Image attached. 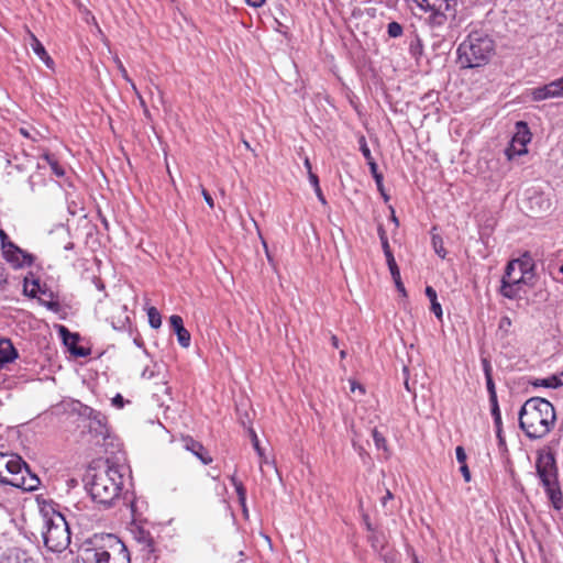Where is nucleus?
Masks as SVG:
<instances>
[{
    "label": "nucleus",
    "instance_id": "f257e3e1",
    "mask_svg": "<svg viewBox=\"0 0 563 563\" xmlns=\"http://www.w3.org/2000/svg\"><path fill=\"white\" fill-rule=\"evenodd\" d=\"M84 481L92 500L106 507L120 497L123 487L121 468L110 465L108 460L102 465L90 466Z\"/></svg>",
    "mask_w": 563,
    "mask_h": 563
},
{
    "label": "nucleus",
    "instance_id": "f03ea898",
    "mask_svg": "<svg viewBox=\"0 0 563 563\" xmlns=\"http://www.w3.org/2000/svg\"><path fill=\"white\" fill-rule=\"evenodd\" d=\"M555 419L553 405L541 397L528 399L519 411V427L530 439L545 437L553 428Z\"/></svg>",
    "mask_w": 563,
    "mask_h": 563
},
{
    "label": "nucleus",
    "instance_id": "7ed1b4c3",
    "mask_svg": "<svg viewBox=\"0 0 563 563\" xmlns=\"http://www.w3.org/2000/svg\"><path fill=\"white\" fill-rule=\"evenodd\" d=\"M495 52L493 38L482 30L472 31L457 47V59L463 68L486 65Z\"/></svg>",
    "mask_w": 563,
    "mask_h": 563
},
{
    "label": "nucleus",
    "instance_id": "20e7f679",
    "mask_svg": "<svg viewBox=\"0 0 563 563\" xmlns=\"http://www.w3.org/2000/svg\"><path fill=\"white\" fill-rule=\"evenodd\" d=\"M536 470L551 506L558 512H563V493L559 481V468L555 455L551 450L538 452Z\"/></svg>",
    "mask_w": 563,
    "mask_h": 563
},
{
    "label": "nucleus",
    "instance_id": "39448f33",
    "mask_svg": "<svg viewBox=\"0 0 563 563\" xmlns=\"http://www.w3.org/2000/svg\"><path fill=\"white\" fill-rule=\"evenodd\" d=\"M42 534L44 545L52 552H62L70 543L69 525L65 517L57 511H53L51 516L45 515Z\"/></svg>",
    "mask_w": 563,
    "mask_h": 563
},
{
    "label": "nucleus",
    "instance_id": "423d86ee",
    "mask_svg": "<svg viewBox=\"0 0 563 563\" xmlns=\"http://www.w3.org/2000/svg\"><path fill=\"white\" fill-rule=\"evenodd\" d=\"M415 3L426 12H430L428 23L432 27H440L449 19L456 15L457 0H407Z\"/></svg>",
    "mask_w": 563,
    "mask_h": 563
},
{
    "label": "nucleus",
    "instance_id": "0eeeda50",
    "mask_svg": "<svg viewBox=\"0 0 563 563\" xmlns=\"http://www.w3.org/2000/svg\"><path fill=\"white\" fill-rule=\"evenodd\" d=\"M82 416L89 420L87 428L89 433L96 439V444H100L101 440L106 441L109 438L107 418L103 413L86 406Z\"/></svg>",
    "mask_w": 563,
    "mask_h": 563
},
{
    "label": "nucleus",
    "instance_id": "6e6552de",
    "mask_svg": "<svg viewBox=\"0 0 563 563\" xmlns=\"http://www.w3.org/2000/svg\"><path fill=\"white\" fill-rule=\"evenodd\" d=\"M3 258L10 263L14 268H22L24 266H31L34 257L32 254L26 253L15 244L8 245L2 251Z\"/></svg>",
    "mask_w": 563,
    "mask_h": 563
},
{
    "label": "nucleus",
    "instance_id": "1a4fd4ad",
    "mask_svg": "<svg viewBox=\"0 0 563 563\" xmlns=\"http://www.w3.org/2000/svg\"><path fill=\"white\" fill-rule=\"evenodd\" d=\"M0 470L14 475L15 477L22 473H29L27 464L15 454L1 453L0 455Z\"/></svg>",
    "mask_w": 563,
    "mask_h": 563
},
{
    "label": "nucleus",
    "instance_id": "9d476101",
    "mask_svg": "<svg viewBox=\"0 0 563 563\" xmlns=\"http://www.w3.org/2000/svg\"><path fill=\"white\" fill-rule=\"evenodd\" d=\"M514 265L506 267L505 274L501 278L500 294L508 299H517L520 297L521 288L525 283H519V279H511V272Z\"/></svg>",
    "mask_w": 563,
    "mask_h": 563
},
{
    "label": "nucleus",
    "instance_id": "9b49d317",
    "mask_svg": "<svg viewBox=\"0 0 563 563\" xmlns=\"http://www.w3.org/2000/svg\"><path fill=\"white\" fill-rule=\"evenodd\" d=\"M103 563H131L130 553L123 543H117L111 551L103 550Z\"/></svg>",
    "mask_w": 563,
    "mask_h": 563
},
{
    "label": "nucleus",
    "instance_id": "f8f14e48",
    "mask_svg": "<svg viewBox=\"0 0 563 563\" xmlns=\"http://www.w3.org/2000/svg\"><path fill=\"white\" fill-rule=\"evenodd\" d=\"M0 563H37L36 560L25 550L20 548L9 549L3 553Z\"/></svg>",
    "mask_w": 563,
    "mask_h": 563
},
{
    "label": "nucleus",
    "instance_id": "ddd939ff",
    "mask_svg": "<svg viewBox=\"0 0 563 563\" xmlns=\"http://www.w3.org/2000/svg\"><path fill=\"white\" fill-rule=\"evenodd\" d=\"M169 323L177 334L178 343L183 347H188L190 345V333L185 329L183 318L178 314H173L169 318Z\"/></svg>",
    "mask_w": 563,
    "mask_h": 563
},
{
    "label": "nucleus",
    "instance_id": "4468645a",
    "mask_svg": "<svg viewBox=\"0 0 563 563\" xmlns=\"http://www.w3.org/2000/svg\"><path fill=\"white\" fill-rule=\"evenodd\" d=\"M517 131L512 136L515 144H518V154L527 153V144L530 142L531 133L526 122L519 121L516 123Z\"/></svg>",
    "mask_w": 563,
    "mask_h": 563
},
{
    "label": "nucleus",
    "instance_id": "2eb2a0df",
    "mask_svg": "<svg viewBox=\"0 0 563 563\" xmlns=\"http://www.w3.org/2000/svg\"><path fill=\"white\" fill-rule=\"evenodd\" d=\"M183 442L184 448L196 455L202 462V464L207 465L212 462L211 456L208 455L207 451L200 442L194 440L190 437L185 438Z\"/></svg>",
    "mask_w": 563,
    "mask_h": 563
},
{
    "label": "nucleus",
    "instance_id": "dca6fc26",
    "mask_svg": "<svg viewBox=\"0 0 563 563\" xmlns=\"http://www.w3.org/2000/svg\"><path fill=\"white\" fill-rule=\"evenodd\" d=\"M29 46L32 48L34 54L49 68L53 67V59L47 54L45 47L40 40L30 31H27Z\"/></svg>",
    "mask_w": 563,
    "mask_h": 563
},
{
    "label": "nucleus",
    "instance_id": "f3484780",
    "mask_svg": "<svg viewBox=\"0 0 563 563\" xmlns=\"http://www.w3.org/2000/svg\"><path fill=\"white\" fill-rule=\"evenodd\" d=\"M60 333L65 344L69 345V351L73 355L86 357L89 354L88 349L75 345V343L78 341V334H70L65 327H60Z\"/></svg>",
    "mask_w": 563,
    "mask_h": 563
},
{
    "label": "nucleus",
    "instance_id": "a211bd4d",
    "mask_svg": "<svg viewBox=\"0 0 563 563\" xmlns=\"http://www.w3.org/2000/svg\"><path fill=\"white\" fill-rule=\"evenodd\" d=\"M103 548H82L78 555V563H103Z\"/></svg>",
    "mask_w": 563,
    "mask_h": 563
},
{
    "label": "nucleus",
    "instance_id": "6ab92c4d",
    "mask_svg": "<svg viewBox=\"0 0 563 563\" xmlns=\"http://www.w3.org/2000/svg\"><path fill=\"white\" fill-rule=\"evenodd\" d=\"M18 357V352L10 340H0V371L5 364L13 362Z\"/></svg>",
    "mask_w": 563,
    "mask_h": 563
},
{
    "label": "nucleus",
    "instance_id": "aec40b11",
    "mask_svg": "<svg viewBox=\"0 0 563 563\" xmlns=\"http://www.w3.org/2000/svg\"><path fill=\"white\" fill-rule=\"evenodd\" d=\"M115 311L118 316H112L110 323L114 330H125L128 324L130 323V318L126 314V306L115 305Z\"/></svg>",
    "mask_w": 563,
    "mask_h": 563
},
{
    "label": "nucleus",
    "instance_id": "412c9836",
    "mask_svg": "<svg viewBox=\"0 0 563 563\" xmlns=\"http://www.w3.org/2000/svg\"><path fill=\"white\" fill-rule=\"evenodd\" d=\"M29 478H26L23 473L20 476H16L11 479L10 485L22 488L24 490H33L40 484V479L35 475H31V473H26Z\"/></svg>",
    "mask_w": 563,
    "mask_h": 563
},
{
    "label": "nucleus",
    "instance_id": "4be33fe9",
    "mask_svg": "<svg viewBox=\"0 0 563 563\" xmlns=\"http://www.w3.org/2000/svg\"><path fill=\"white\" fill-rule=\"evenodd\" d=\"M514 265V271L511 272V279H519V283L527 284L526 275L528 274V269L526 264L520 260L510 261L506 267H510Z\"/></svg>",
    "mask_w": 563,
    "mask_h": 563
},
{
    "label": "nucleus",
    "instance_id": "5701e85b",
    "mask_svg": "<svg viewBox=\"0 0 563 563\" xmlns=\"http://www.w3.org/2000/svg\"><path fill=\"white\" fill-rule=\"evenodd\" d=\"M424 292H426V296L428 297V299L430 300V303H431L430 309H431V311L435 314V317L439 320H441L443 312H442L441 305L438 301L437 291L434 290L433 287L427 286Z\"/></svg>",
    "mask_w": 563,
    "mask_h": 563
},
{
    "label": "nucleus",
    "instance_id": "b1692460",
    "mask_svg": "<svg viewBox=\"0 0 563 563\" xmlns=\"http://www.w3.org/2000/svg\"><path fill=\"white\" fill-rule=\"evenodd\" d=\"M531 97L534 101H541L550 98H556L554 91L551 88V84H547L542 87H538L531 90Z\"/></svg>",
    "mask_w": 563,
    "mask_h": 563
},
{
    "label": "nucleus",
    "instance_id": "393cba45",
    "mask_svg": "<svg viewBox=\"0 0 563 563\" xmlns=\"http://www.w3.org/2000/svg\"><path fill=\"white\" fill-rule=\"evenodd\" d=\"M42 159L45 161L51 166L52 172L57 177H62L65 175L64 168L58 164L57 159L53 155L45 153L42 155Z\"/></svg>",
    "mask_w": 563,
    "mask_h": 563
},
{
    "label": "nucleus",
    "instance_id": "a878e982",
    "mask_svg": "<svg viewBox=\"0 0 563 563\" xmlns=\"http://www.w3.org/2000/svg\"><path fill=\"white\" fill-rule=\"evenodd\" d=\"M534 386H542L547 388H556L561 385H563V380L560 378V376L552 375L551 377L543 378V379H537L533 383Z\"/></svg>",
    "mask_w": 563,
    "mask_h": 563
},
{
    "label": "nucleus",
    "instance_id": "bb28decb",
    "mask_svg": "<svg viewBox=\"0 0 563 563\" xmlns=\"http://www.w3.org/2000/svg\"><path fill=\"white\" fill-rule=\"evenodd\" d=\"M280 13H282V18H277V16L274 18V22L276 24L275 30L283 35H287V33L290 29V26L288 24V19L283 13V11Z\"/></svg>",
    "mask_w": 563,
    "mask_h": 563
},
{
    "label": "nucleus",
    "instance_id": "cd10ccee",
    "mask_svg": "<svg viewBox=\"0 0 563 563\" xmlns=\"http://www.w3.org/2000/svg\"><path fill=\"white\" fill-rule=\"evenodd\" d=\"M147 317L150 325L154 329H157L162 324V318L158 310L155 307H151L147 309Z\"/></svg>",
    "mask_w": 563,
    "mask_h": 563
},
{
    "label": "nucleus",
    "instance_id": "c85d7f7f",
    "mask_svg": "<svg viewBox=\"0 0 563 563\" xmlns=\"http://www.w3.org/2000/svg\"><path fill=\"white\" fill-rule=\"evenodd\" d=\"M432 246L434 252L441 257L444 258L446 255V251L443 245V240L440 235L433 234L432 235Z\"/></svg>",
    "mask_w": 563,
    "mask_h": 563
},
{
    "label": "nucleus",
    "instance_id": "c756f323",
    "mask_svg": "<svg viewBox=\"0 0 563 563\" xmlns=\"http://www.w3.org/2000/svg\"><path fill=\"white\" fill-rule=\"evenodd\" d=\"M372 435H373V440H374L375 446L378 450H383L384 452H388L387 441H386L385 437L379 431H377V429L373 430Z\"/></svg>",
    "mask_w": 563,
    "mask_h": 563
},
{
    "label": "nucleus",
    "instance_id": "7c9ffc66",
    "mask_svg": "<svg viewBox=\"0 0 563 563\" xmlns=\"http://www.w3.org/2000/svg\"><path fill=\"white\" fill-rule=\"evenodd\" d=\"M490 411L494 419V423L496 427V430H503L501 428V413L499 409V405L497 404H490Z\"/></svg>",
    "mask_w": 563,
    "mask_h": 563
},
{
    "label": "nucleus",
    "instance_id": "2f4dec72",
    "mask_svg": "<svg viewBox=\"0 0 563 563\" xmlns=\"http://www.w3.org/2000/svg\"><path fill=\"white\" fill-rule=\"evenodd\" d=\"M486 379V387L489 395V402L490 404H497V394H496V387L495 383L493 380V376L485 378Z\"/></svg>",
    "mask_w": 563,
    "mask_h": 563
},
{
    "label": "nucleus",
    "instance_id": "473e14b6",
    "mask_svg": "<svg viewBox=\"0 0 563 563\" xmlns=\"http://www.w3.org/2000/svg\"><path fill=\"white\" fill-rule=\"evenodd\" d=\"M369 169L378 189L383 192V176L378 173L377 164L375 162H369Z\"/></svg>",
    "mask_w": 563,
    "mask_h": 563
},
{
    "label": "nucleus",
    "instance_id": "72a5a7b5",
    "mask_svg": "<svg viewBox=\"0 0 563 563\" xmlns=\"http://www.w3.org/2000/svg\"><path fill=\"white\" fill-rule=\"evenodd\" d=\"M387 33L390 37H399L402 34V26L398 22L393 21L387 25Z\"/></svg>",
    "mask_w": 563,
    "mask_h": 563
},
{
    "label": "nucleus",
    "instance_id": "f704fd0d",
    "mask_svg": "<svg viewBox=\"0 0 563 563\" xmlns=\"http://www.w3.org/2000/svg\"><path fill=\"white\" fill-rule=\"evenodd\" d=\"M360 150L363 154V156L365 157L367 164L369 165V162H375L373 156H372V153H371V150L369 147L367 146V143H366V140L364 136H362L360 139Z\"/></svg>",
    "mask_w": 563,
    "mask_h": 563
},
{
    "label": "nucleus",
    "instance_id": "c9c22d12",
    "mask_svg": "<svg viewBox=\"0 0 563 563\" xmlns=\"http://www.w3.org/2000/svg\"><path fill=\"white\" fill-rule=\"evenodd\" d=\"M556 98L563 97V77L550 82Z\"/></svg>",
    "mask_w": 563,
    "mask_h": 563
},
{
    "label": "nucleus",
    "instance_id": "e433bc0d",
    "mask_svg": "<svg viewBox=\"0 0 563 563\" xmlns=\"http://www.w3.org/2000/svg\"><path fill=\"white\" fill-rule=\"evenodd\" d=\"M511 319L507 316L500 318L498 323V330L507 334L511 328Z\"/></svg>",
    "mask_w": 563,
    "mask_h": 563
},
{
    "label": "nucleus",
    "instance_id": "4c0bfd02",
    "mask_svg": "<svg viewBox=\"0 0 563 563\" xmlns=\"http://www.w3.org/2000/svg\"><path fill=\"white\" fill-rule=\"evenodd\" d=\"M9 285V275L3 266H0V292L7 290Z\"/></svg>",
    "mask_w": 563,
    "mask_h": 563
},
{
    "label": "nucleus",
    "instance_id": "58836bf2",
    "mask_svg": "<svg viewBox=\"0 0 563 563\" xmlns=\"http://www.w3.org/2000/svg\"><path fill=\"white\" fill-rule=\"evenodd\" d=\"M386 261H387V265H388V268L390 271V275H395L396 277L398 276V266L396 264V261H395V257L391 254H387L386 256Z\"/></svg>",
    "mask_w": 563,
    "mask_h": 563
},
{
    "label": "nucleus",
    "instance_id": "ea45409f",
    "mask_svg": "<svg viewBox=\"0 0 563 563\" xmlns=\"http://www.w3.org/2000/svg\"><path fill=\"white\" fill-rule=\"evenodd\" d=\"M235 492H236V494H238L239 501L241 503V505H242V506H245V500H246V489H245V487L243 486V484H236Z\"/></svg>",
    "mask_w": 563,
    "mask_h": 563
},
{
    "label": "nucleus",
    "instance_id": "a19ab883",
    "mask_svg": "<svg viewBox=\"0 0 563 563\" xmlns=\"http://www.w3.org/2000/svg\"><path fill=\"white\" fill-rule=\"evenodd\" d=\"M518 147H519V145L515 144L514 139H512L509 147L506 150V155H507L508 159H512L516 155H519Z\"/></svg>",
    "mask_w": 563,
    "mask_h": 563
},
{
    "label": "nucleus",
    "instance_id": "79ce46f5",
    "mask_svg": "<svg viewBox=\"0 0 563 563\" xmlns=\"http://www.w3.org/2000/svg\"><path fill=\"white\" fill-rule=\"evenodd\" d=\"M394 282H395V285H396V288L399 292H401L404 296H406V289H405V286L401 282V278H400V271L398 269V276L396 277L395 275H391Z\"/></svg>",
    "mask_w": 563,
    "mask_h": 563
},
{
    "label": "nucleus",
    "instance_id": "37998d69",
    "mask_svg": "<svg viewBox=\"0 0 563 563\" xmlns=\"http://www.w3.org/2000/svg\"><path fill=\"white\" fill-rule=\"evenodd\" d=\"M0 242H1V250L3 251L4 249L8 247V245H12L14 244L13 242H11L9 240V236L8 234L2 230L0 229Z\"/></svg>",
    "mask_w": 563,
    "mask_h": 563
},
{
    "label": "nucleus",
    "instance_id": "c03bdc74",
    "mask_svg": "<svg viewBox=\"0 0 563 563\" xmlns=\"http://www.w3.org/2000/svg\"><path fill=\"white\" fill-rule=\"evenodd\" d=\"M496 437L498 440V446L503 453L507 452L506 441L503 435V430H496Z\"/></svg>",
    "mask_w": 563,
    "mask_h": 563
},
{
    "label": "nucleus",
    "instance_id": "a18cd8bd",
    "mask_svg": "<svg viewBox=\"0 0 563 563\" xmlns=\"http://www.w3.org/2000/svg\"><path fill=\"white\" fill-rule=\"evenodd\" d=\"M455 455H456V460L460 464L466 463V453H465L463 446H457L455 449Z\"/></svg>",
    "mask_w": 563,
    "mask_h": 563
},
{
    "label": "nucleus",
    "instance_id": "49530a36",
    "mask_svg": "<svg viewBox=\"0 0 563 563\" xmlns=\"http://www.w3.org/2000/svg\"><path fill=\"white\" fill-rule=\"evenodd\" d=\"M482 366L484 371L485 378L493 376L492 372V365L490 362L487 358H482Z\"/></svg>",
    "mask_w": 563,
    "mask_h": 563
},
{
    "label": "nucleus",
    "instance_id": "de8ad7c7",
    "mask_svg": "<svg viewBox=\"0 0 563 563\" xmlns=\"http://www.w3.org/2000/svg\"><path fill=\"white\" fill-rule=\"evenodd\" d=\"M111 402H112V405H113L114 407H117L118 409H121V408H123V406H124V398L122 397V395H121V394H117V395L112 398Z\"/></svg>",
    "mask_w": 563,
    "mask_h": 563
},
{
    "label": "nucleus",
    "instance_id": "09e8293b",
    "mask_svg": "<svg viewBox=\"0 0 563 563\" xmlns=\"http://www.w3.org/2000/svg\"><path fill=\"white\" fill-rule=\"evenodd\" d=\"M460 471L465 479V482H470L471 481V472L468 470V466L465 464H461V467H460Z\"/></svg>",
    "mask_w": 563,
    "mask_h": 563
},
{
    "label": "nucleus",
    "instance_id": "8fccbe9b",
    "mask_svg": "<svg viewBox=\"0 0 563 563\" xmlns=\"http://www.w3.org/2000/svg\"><path fill=\"white\" fill-rule=\"evenodd\" d=\"M251 437H252V442H253V446H254V449H255L260 454H262V452H261V448H260V441H258V439H257L256 433H255L253 430H251Z\"/></svg>",
    "mask_w": 563,
    "mask_h": 563
},
{
    "label": "nucleus",
    "instance_id": "3c124183",
    "mask_svg": "<svg viewBox=\"0 0 563 563\" xmlns=\"http://www.w3.org/2000/svg\"><path fill=\"white\" fill-rule=\"evenodd\" d=\"M308 176H309L310 184L316 189L317 186H319V178H318V176L314 173H312V172L308 173Z\"/></svg>",
    "mask_w": 563,
    "mask_h": 563
},
{
    "label": "nucleus",
    "instance_id": "603ef678",
    "mask_svg": "<svg viewBox=\"0 0 563 563\" xmlns=\"http://www.w3.org/2000/svg\"><path fill=\"white\" fill-rule=\"evenodd\" d=\"M245 1L250 7L261 8L265 3L266 0H245Z\"/></svg>",
    "mask_w": 563,
    "mask_h": 563
},
{
    "label": "nucleus",
    "instance_id": "864d4df0",
    "mask_svg": "<svg viewBox=\"0 0 563 563\" xmlns=\"http://www.w3.org/2000/svg\"><path fill=\"white\" fill-rule=\"evenodd\" d=\"M202 196H203L205 201L212 208L213 199H212L211 195L206 189H202Z\"/></svg>",
    "mask_w": 563,
    "mask_h": 563
},
{
    "label": "nucleus",
    "instance_id": "5fc2aeb1",
    "mask_svg": "<svg viewBox=\"0 0 563 563\" xmlns=\"http://www.w3.org/2000/svg\"><path fill=\"white\" fill-rule=\"evenodd\" d=\"M314 192L319 199V201L322 203V205H327V200L322 194V190L320 188V186H317V188L314 189Z\"/></svg>",
    "mask_w": 563,
    "mask_h": 563
},
{
    "label": "nucleus",
    "instance_id": "6e6d98bb",
    "mask_svg": "<svg viewBox=\"0 0 563 563\" xmlns=\"http://www.w3.org/2000/svg\"><path fill=\"white\" fill-rule=\"evenodd\" d=\"M394 498V495L391 494V492L389 489L386 490V495L382 498V505L383 507H386L387 505V501L393 499Z\"/></svg>",
    "mask_w": 563,
    "mask_h": 563
},
{
    "label": "nucleus",
    "instance_id": "4d7b16f0",
    "mask_svg": "<svg viewBox=\"0 0 563 563\" xmlns=\"http://www.w3.org/2000/svg\"><path fill=\"white\" fill-rule=\"evenodd\" d=\"M378 235H379V239H380V242H382V243H384V241H388L387 235H386V232H385V230L383 229V227H379V228H378Z\"/></svg>",
    "mask_w": 563,
    "mask_h": 563
},
{
    "label": "nucleus",
    "instance_id": "13d9d810",
    "mask_svg": "<svg viewBox=\"0 0 563 563\" xmlns=\"http://www.w3.org/2000/svg\"><path fill=\"white\" fill-rule=\"evenodd\" d=\"M382 247H383L385 256L387 254H391V250H390L388 241H384V243H382Z\"/></svg>",
    "mask_w": 563,
    "mask_h": 563
},
{
    "label": "nucleus",
    "instance_id": "bf43d9fd",
    "mask_svg": "<svg viewBox=\"0 0 563 563\" xmlns=\"http://www.w3.org/2000/svg\"><path fill=\"white\" fill-rule=\"evenodd\" d=\"M558 273H559V276H558V277H555V280H556V282H559V283H561V284H563V265H561V266L559 267V272H558Z\"/></svg>",
    "mask_w": 563,
    "mask_h": 563
},
{
    "label": "nucleus",
    "instance_id": "052dcab7",
    "mask_svg": "<svg viewBox=\"0 0 563 563\" xmlns=\"http://www.w3.org/2000/svg\"><path fill=\"white\" fill-rule=\"evenodd\" d=\"M11 479H7L1 473H0V484L1 485H10Z\"/></svg>",
    "mask_w": 563,
    "mask_h": 563
},
{
    "label": "nucleus",
    "instance_id": "680f3d73",
    "mask_svg": "<svg viewBox=\"0 0 563 563\" xmlns=\"http://www.w3.org/2000/svg\"><path fill=\"white\" fill-rule=\"evenodd\" d=\"M305 167L307 168L308 173L312 172V167L308 157L305 158Z\"/></svg>",
    "mask_w": 563,
    "mask_h": 563
},
{
    "label": "nucleus",
    "instance_id": "e2e57ef3",
    "mask_svg": "<svg viewBox=\"0 0 563 563\" xmlns=\"http://www.w3.org/2000/svg\"><path fill=\"white\" fill-rule=\"evenodd\" d=\"M119 68H120V70H121L122 76H123L125 79H128V73H126L125 68L123 67V65H122L121 63H119Z\"/></svg>",
    "mask_w": 563,
    "mask_h": 563
},
{
    "label": "nucleus",
    "instance_id": "0e129e2a",
    "mask_svg": "<svg viewBox=\"0 0 563 563\" xmlns=\"http://www.w3.org/2000/svg\"><path fill=\"white\" fill-rule=\"evenodd\" d=\"M231 483L234 486V488L236 487V484H242V482L239 481L234 475L231 477Z\"/></svg>",
    "mask_w": 563,
    "mask_h": 563
},
{
    "label": "nucleus",
    "instance_id": "69168bd1",
    "mask_svg": "<svg viewBox=\"0 0 563 563\" xmlns=\"http://www.w3.org/2000/svg\"><path fill=\"white\" fill-rule=\"evenodd\" d=\"M331 342H332V345H333L334 347H338V345H339V341H338V338H336L335 335H332V336H331Z\"/></svg>",
    "mask_w": 563,
    "mask_h": 563
},
{
    "label": "nucleus",
    "instance_id": "338daca9",
    "mask_svg": "<svg viewBox=\"0 0 563 563\" xmlns=\"http://www.w3.org/2000/svg\"><path fill=\"white\" fill-rule=\"evenodd\" d=\"M73 246H74V244H73V243H68V244L65 246V250H71V249H73Z\"/></svg>",
    "mask_w": 563,
    "mask_h": 563
},
{
    "label": "nucleus",
    "instance_id": "774afa93",
    "mask_svg": "<svg viewBox=\"0 0 563 563\" xmlns=\"http://www.w3.org/2000/svg\"><path fill=\"white\" fill-rule=\"evenodd\" d=\"M340 355H341V357H342V358H344V357H345V355H346V352H345V351H341V352H340Z\"/></svg>",
    "mask_w": 563,
    "mask_h": 563
}]
</instances>
